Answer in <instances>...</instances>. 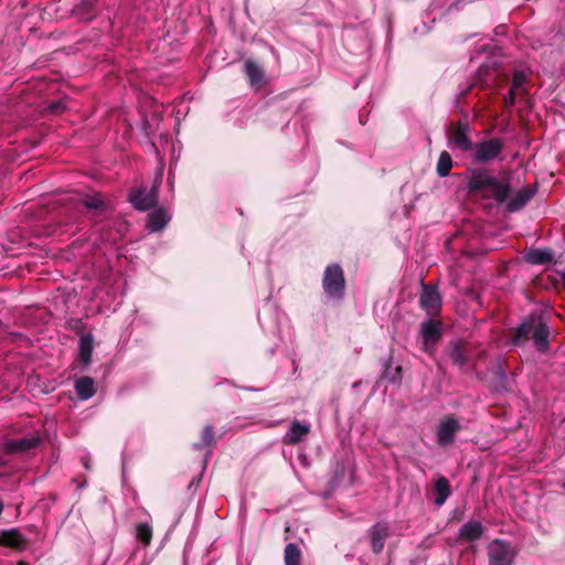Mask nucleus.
Masks as SVG:
<instances>
[{
	"label": "nucleus",
	"mask_w": 565,
	"mask_h": 565,
	"mask_svg": "<svg viewBox=\"0 0 565 565\" xmlns=\"http://www.w3.org/2000/svg\"><path fill=\"white\" fill-rule=\"evenodd\" d=\"M345 276L339 264H330L326 267L322 277V288L328 298L342 300L345 295Z\"/></svg>",
	"instance_id": "3"
},
{
	"label": "nucleus",
	"mask_w": 565,
	"mask_h": 565,
	"mask_svg": "<svg viewBox=\"0 0 565 565\" xmlns=\"http://www.w3.org/2000/svg\"><path fill=\"white\" fill-rule=\"evenodd\" d=\"M136 537L145 546H148L152 540V527L148 523L137 524Z\"/></svg>",
	"instance_id": "28"
},
{
	"label": "nucleus",
	"mask_w": 565,
	"mask_h": 565,
	"mask_svg": "<svg viewBox=\"0 0 565 565\" xmlns=\"http://www.w3.org/2000/svg\"><path fill=\"white\" fill-rule=\"evenodd\" d=\"M244 71L253 87L259 88L264 84V70L254 61L247 60L244 64Z\"/></svg>",
	"instance_id": "19"
},
{
	"label": "nucleus",
	"mask_w": 565,
	"mask_h": 565,
	"mask_svg": "<svg viewBox=\"0 0 565 565\" xmlns=\"http://www.w3.org/2000/svg\"><path fill=\"white\" fill-rule=\"evenodd\" d=\"M526 260L533 265H545L553 260V252L550 249H531L526 254Z\"/></svg>",
	"instance_id": "24"
},
{
	"label": "nucleus",
	"mask_w": 565,
	"mask_h": 565,
	"mask_svg": "<svg viewBox=\"0 0 565 565\" xmlns=\"http://www.w3.org/2000/svg\"><path fill=\"white\" fill-rule=\"evenodd\" d=\"M28 540L22 535L19 529L0 531V546L9 547L14 551H24Z\"/></svg>",
	"instance_id": "16"
},
{
	"label": "nucleus",
	"mask_w": 565,
	"mask_h": 565,
	"mask_svg": "<svg viewBox=\"0 0 565 565\" xmlns=\"http://www.w3.org/2000/svg\"><path fill=\"white\" fill-rule=\"evenodd\" d=\"M536 184H529L520 189L514 195L507 201V207L510 212L522 210L535 195Z\"/></svg>",
	"instance_id": "15"
},
{
	"label": "nucleus",
	"mask_w": 565,
	"mask_h": 565,
	"mask_svg": "<svg viewBox=\"0 0 565 565\" xmlns=\"http://www.w3.org/2000/svg\"><path fill=\"white\" fill-rule=\"evenodd\" d=\"M75 391L79 399L86 401L96 393L94 380L89 376H82L75 382Z\"/></svg>",
	"instance_id": "21"
},
{
	"label": "nucleus",
	"mask_w": 565,
	"mask_h": 565,
	"mask_svg": "<svg viewBox=\"0 0 565 565\" xmlns=\"http://www.w3.org/2000/svg\"><path fill=\"white\" fill-rule=\"evenodd\" d=\"M169 222V216L163 209H157L148 214L147 227L151 232L163 230Z\"/></svg>",
	"instance_id": "20"
},
{
	"label": "nucleus",
	"mask_w": 565,
	"mask_h": 565,
	"mask_svg": "<svg viewBox=\"0 0 565 565\" xmlns=\"http://www.w3.org/2000/svg\"><path fill=\"white\" fill-rule=\"evenodd\" d=\"M94 340L90 334L82 335L78 343V359L84 366L92 362V353L94 349Z\"/></svg>",
	"instance_id": "22"
},
{
	"label": "nucleus",
	"mask_w": 565,
	"mask_h": 565,
	"mask_svg": "<svg viewBox=\"0 0 565 565\" xmlns=\"http://www.w3.org/2000/svg\"><path fill=\"white\" fill-rule=\"evenodd\" d=\"M550 327L542 316L532 312L512 330L511 343L520 347L532 339L537 352L547 353L550 350Z\"/></svg>",
	"instance_id": "2"
},
{
	"label": "nucleus",
	"mask_w": 565,
	"mask_h": 565,
	"mask_svg": "<svg viewBox=\"0 0 565 565\" xmlns=\"http://www.w3.org/2000/svg\"><path fill=\"white\" fill-rule=\"evenodd\" d=\"M562 282H563V287L565 289V273L562 275Z\"/></svg>",
	"instance_id": "34"
},
{
	"label": "nucleus",
	"mask_w": 565,
	"mask_h": 565,
	"mask_svg": "<svg viewBox=\"0 0 565 565\" xmlns=\"http://www.w3.org/2000/svg\"><path fill=\"white\" fill-rule=\"evenodd\" d=\"M419 306L428 316L436 315L441 307V297L437 288L433 285L425 284L422 280V292L419 295Z\"/></svg>",
	"instance_id": "11"
},
{
	"label": "nucleus",
	"mask_w": 565,
	"mask_h": 565,
	"mask_svg": "<svg viewBox=\"0 0 565 565\" xmlns=\"http://www.w3.org/2000/svg\"><path fill=\"white\" fill-rule=\"evenodd\" d=\"M215 430L212 425H205L201 433V441L193 444V448L196 450H202L203 448H213L215 447Z\"/></svg>",
	"instance_id": "25"
},
{
	"label": "nucleus",
	"mask_w": 565,
	"mask_h": 565,
	"mask_svg": "<svg viewBox=\"0 0 565 565\" xmlns=\"http://www.w3.org/2000/svg\"><path fill=\"white\" fill-rule=\"evenodd\" d=\"M402 366L397 365L394 369L391 367L390 360L384 363V371L382 377L388 380L392 383H396L401 380Z\"/></svg>",
	"instance_id": "30"
},
{
	"label": "nucleus",
	"mask_w": 565,
	"mask_h": 565,
	"mask_svg": "<svg viewBox=\"0 0 565 565\" xmlns=\"http://www.w3.org/2000/svg\"><path fill=\"white\" fill-rule=\"evenodd\" d=\"M445 354L452 364L460 370H462L470 360V349L468 343L463 340L450 341L445 349Z\"/></svg>",
	"instance_id": "12"
},
{
	"label": "nucleus",
	"mask_w": 565,
	"mask_h": 565,
	"mask_svg": "<svg viewBox=\"0 0 565 565\" xmlns=\"http://www.w3.org/2000/svg\"><path fill=\"white\" fill-rule=\"evenodd\" d=\"M18 565H29L25 561H19Z\"/></svg>",
	"instance_id": "35"
},
{
	"label": "nucleus",
	"mask_w": 565,
	"mask_h": 565,
	"mask_svg": "<svg viewBox=\"0 0 565 565\" xmlns=\"http://www.w3.org/2000/svg\"><path fill=\"white\" fill-rule=\"evenodd\" d=\"M41 444V438L39 436H28L18 439H7L1 444V450L6 458L25 454L31 449L36 448Z\"/></svg>",
	"instance_id": "10"
},
{
	"label": "nucleus",
	"mask_w": 565,
	"mask_h": 565,
	"mask_svg": "<svg viewBox=\"0 0 565 565\" xmlns=\"http://www.w3.org/2000/svg\"><path fill=\"white\" fill-rule=\"evenodd\" d=\"M310 433V426L302 424L299 420H294L290 425L288 433L285 436L287 445L299 444Z\"/></svg>",
	"instance_id": "18"
},
{
	"label": "nucleus",
	"mask_w": 565,
	"mask_h": 565,
	"mask_svg": "<svg viewBox=\"0 0 565 565\" xmlns=\"http://www.w3.org/2000/svg\"><path fill=\"white\" fill-rule=\"evenodd\" d=\"M49 109L53 114H58L65 109V106L61 102H55L49 106Z\"/></svg>",
	"instance_id": "33"
},
{
	"label": "nucleus",
	"mask_w": 565,
	"mask_h": 565,
	"mask_svg": "<svg viewBox=\"0 0 565 565\" xmlns=\"http://www.w3.org/2000/svg\"><path fill=\"white\" fill-rule=\"evenodd\" d=\"M159 184L154 183L149 190L138 186L130 190L128 201L138 211H147L158 203Z\"/></svg>",
	"instance_id": "5"
},
{
	"label": "nucleus",
	"mask_w": 565,
	"mask_h": 565,
	"mask_svg": "<svg viewBox=\"0 0 565 565\" xmlns=\"http://www.w3.org/2000/svg\"><path fill=\"white\" fill-rule=\"evenodd\" d=\"M563 487H564V489H565V482H564V486H563Z\"/></svg>",
	"instance_id": "36"
},
{
	"label": "nucleus",
	"mask_w": 565,
	"mask_h": 565,
	"mask_svg": "<svg viewBox=\"0 0 565 565\" xmlns=\"http://www.w3.org/2000/svg\"><path fill=\"white\" fill-rule=\"evenodd\" d=\"M418 338L420 339V349L429 355H434L437 345L443 339V322L429 318L420 323Z\"/></svg>",
	"instance_id": "4"
},
{
	"label": "nucleus",
	"mask_w": 565,
	"mask_h": 565,
	"mask_svg": "<svg viewBox=\"0 0 565 565\" xmlns=\"http://www.w3.org/2000/svg\"><path fill=\"white\" fill-rule=\"evenodd\" d=\"M436 494L434 502L437 505H443L451 493L450 483L446 477H439L434 486Z\"/></svg>",
	"instance_id": "23"
},
{
	"label": "nucleus",
	"mask_w": 565,
	"mask_h": 565,
	"mask_svg": "<svg viewBox=\"0 0 565 565\" xmlns=\"http://www.w3.org/2000/svg\"><path fill=\"white\" fill-rule=\"evenodd\" d=\"M466 190L471 196L503 204L512 193L511 172L504 170L497 177L488 168L471 169L466 179Z\"/></svg>",
	"instance_id": "1"
},
{
	"label": "nucleus",
	"mask_w": 565,
	"mask_h": 565,
	"mask_svg": "<svg viewBox=\"0 0 565 565\" xmlns=\"http://www.w3.org/2000/svg\"><path fill=\"white\" fill-rule=\"evenodd\" d=\"M97 0H81L74 8V12L84 20H90L89 15Z\"/></svg>",
	"instance_id": "29"
},
{
	"label": "nucleus",
	"mask_w": 565,
	"mask_h": 565,
	"mask_svg": "<svg viewBox=\"0 0 565 565\" xmlns=\"http://www.w3.org/2000/svg\"><path fill=\"white\" fill-rule=\"evenodd\" d=\"M516 100V89L511 87L508 95L504 97L505 107H512Z\"/></svg>",
	"instance_id": "31"
},
{
	"label": "nucleus",
	"mask_w": 565,
	"mask_h": 565,
	"mask_svg": "<svg viewBox=\"0 0 565 565\" xmlns=\"http://www.w3.org/2000/svg\"><path fill=\"white\" fill-rule=\"evenodd\" d=\"M284 554L285 565H301V551L297 544H287Z\"/></svg>",
	"instance_id": "26"
},
{
	"label": "nucleus",
	"mask_w": 565,
	"mask_h": 565,
	"mask_svg": "<svg viewBox=\"0 0 565 565\" xmlns=\"http://www.w3.org/2000/svg\"><path fill=\"white\" fill-rule=\"evenodd\" d=\"M452 168L451 156L447 151H441L437 161L436 172L440 178L448 177Z\"/></svg>",
	"instance_id": "27"
},
{
	"label": "nucleus",
	"mask_w": 565,
	"mask_h": 565,
	"mask_svg": "<svg viewBox=\"0 0 565 565\" xmlns=\"http://www.w3.org/2000/svg\"><path fill=\"white\" fill-rule=\"evenodd\" d=\"M504 148V142L500 138H489L476 143L473 150V161L477 163H487L498 159Z\"/></svg>",
	"instance_id": "6"
},
{
	"label": "nucleus",
	"mask_w": 565,
	"mask_h": 565,
	"mask_svg": "<svg viewBox=\"0 0 565 565\" xmlns=\"http://www.w3.org/2000/svg\"><path fill=\"white\" fill-rule=\"evenodd\" d=\"M525 81V76L522 73H515L513 76L512 87L515 89L520 88Z\"/></svg>",
	"instance_id": "32"
},
{
	"label": "nucleus",
	"mask_w": 565,
	"mask_h": 565,
	"mask_svg": "<svg viewBox=\"0 0 565 565\" xmlns=\"http://www.w3.org/2000/svg\"><path fill=\"white\" fill-rule=\"evenodd\" d=\"M371 548L374 554H381L390 536V526L386 522H377L367 530Z\"/></svg>",
	"instance_id": "14"
},
{
	"label": "nucleus",
	"mask_w": 565,
	"mask_h": 565,
	"mask_svg": "<svg viewBox=\"0 0 565 565\" xmlns=\"http://www.w3.org/2000/svg\"><path fill=\"white\" fill-rule=\"evenodd\" d=\"M483 531L484 527L480 521L470 520L460 527L458 533V541L469 543L476 542L482 536Z\"/></svg>",
	"instance_id": "17"
},
{
	"label": "nucleus",
	"mask_w": 565,
	"mask_h": 565,
	"mask_svg": "<svg viewBox=\"0 0 565 565\" xmlns=\"http://www.w3.org/2000/svg\"><path fill=\"white\" fill-rule=\"evenodd\" d=\"M470 131L468 121L451 122L447 134L448 142L461 151H470L475 146L469 136Z\"/></svg>",
	"instance_id": "7"
},
{
	"label": "nucleus",
	"mask_w": 565,
	"mask_h": 565,
	"mask_svg": "<svg viewBox=\"0 0 565 565\" xmlns=\"http://www.w3.org/2000/svg\"><path fill=\"white\" fill-rule=\"evenodd\" d=\"M462 429L454 415L445 416L437 426L436 439L441 448H448L456 441V435Z\"/></svg>",
	"instance_id": "8"
},
{
	"label": "nucleus",
	"mask_w": 565,
	"mask_h": 565,
	"mask_svg": "<svg viewBox=\"0 0 565 565\" xmlns=\"http://www.w3.org/2000/svg\"><path fill=\"white\" fill-rule=\"evenodd\" d=\"M489 565H512L514 552L510 544L502 540L495 539L488 545Z\"/></svg>",
	"instance_id": "9"
},
{
	"label": "nucleus",
	"mask_w": 565,
	"mask_h": 565,
	"mask_svg": "<svg viewBox=\"0 0 565 565\" xmlns=\"http://www.w3.org/2000/svg\"><path fill=\"white\" fill-rule=\"evenodd\" d=\"M79 203L95 216L103 215L110 209L109 202L100 192L83 194L79 199Z\"/></svg>",
	"instance_id": "13"
}]
</instances>
